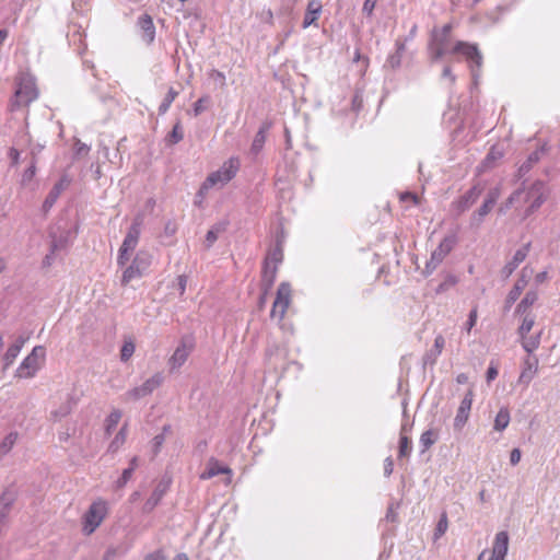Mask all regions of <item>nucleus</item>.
I'll use <instances>...</instances> for the list:
<instances>
[{
    "label": "nucleus",
    "instance_id": "60",
    "mask_svg": "<svg viewBox=\"0 0 560 560\" xmlns=\"http://www.w3.org/2000/svg\"><path fill=\"white\" fill-rule=\"evenodd\" d=\"M9 158L11 160V165L16 166L20 163V152L15 148H11L9 150Z\"/></svg>",
    "mask_w": 560,
    "mask_h": 560
},
{
    "label": "nucleus",
    "instance_id": "35",
    "mask_svg": "<svg viewBox=\"0 0 560 560\" xmlns=\"http://www.w3.org/2000/svg\"><path fill=\"white\" fill-rule=\"evenodd\" d=\"M127 436V427L124 425L118 433L115 435L114 440L110 442L108 446V452L116 453L125 443Z\"/></svg>",
    "mask_w": 560,
    "mask_h": 560
},
{
    "label": "nucleus",
    "instance_id": "13",
    "mask_svg": "<svg viewBox=\"0 0 560 560\" xmlns=\"http://www.w3.org/2000/svg\"><path fill=\"white\" fill-rule=\"evenodd\" d=\"M529 247L530 243L523 245L515 252L513 258L503 266L501 269V276L503 279H508L520 266V264L525 260L526 256L528 255Z\"/></svg>",
    "mask_w": 560,
    "mask_h": 560
},
{
    "label": "nucleus",
    "instance_id": "10",
    "mask_svg": "<svg viewBox=\"0 0 560 560\" xmlns=\"http://www.w3.org/2000/svg\"><path fill=\"white\" fill-rule=\"evenodd\" d=\"M499 197V188L491 189L488 192L487 198L485 199L481 207L472 214L471 223L475 225H479L482 222L483 218L491 211Z\"/></svg>",
    "mask_w": 560,
    "mask_h": 560
},
{
    "label": "nucleus",
    "instance_id": "42",
    "mask_svg": "<svg viewBox=\"0 0 560 560\" xmlns=\"http://www.w3.org/2000/svg\"><path fill=\"white\" fill-rule=\"evenodd\" d=\"M412 445L411 440L407 436V434H400L399 439V447H398V457H408L411 453Z\"/></svg>",
    "mask_w": 560,
    "mask_h": 560
},
{
    "label": "nucleus",
    "instance_id": "4",
    "mask_svg": "<svg viewBox=\"0 0 560 560\" xmlns=\"http://www.w3.org/2000/svg\"><path fill=\"white\" fill-rule=\"evenodd\" d=\"M457 243L455 234L446 235L440 243L436 249L431 254L430 260L425 265V275L432 273L436 267L444 260V258L452 252Z\"/></svg>",
    "mask_w": 560,
    "mask_h": 560
},
{
    "label": "nucleus",
    "instance_id": "14",
    "mask_svg": "<svg viewBox=\"0 0 560 560\" xmlns=\"http://www.w3.org/2000/svg\"><path fill=\"white\" fill-rule=\"evenodd\" d=\"M71 179L68 175H62L61 178L54 185L43 203L44 211H48L56 203L60 194L69 187Z\"/></svg>",
    "mask_w": 560,
    "mask_h": 560
},
{
    "label": "nucleus",
    "instance_id": "7",
    "mask_svg": "<svg viewBox=\"0 0 560 560\" xmlns=\"http://www.w3.org/2000/svg\"><path fill=\"white\" fill-rule=\"evenodd\" d=\"M291 301V287L287 282L280 283L277 290V296L272 304V308L270 312L271 318H278V320H281L285 312L290 305Z\"/></svg>",
    "mask_w": 560,
    "mask_h": 560
},
{
    "label": "nucleus",
    "instance_id": "32",
    "mask_svg": "<svg viewBox=\"0 0 560 560\" xmlns=\"http://www.w3.org/2000/svg\"><path fill=\"white\" fill-rule=\"evenodd\" d=\"M168 432H171V425L170 424H165L163 427V429H162V432L156 434L152 439V441H151V450H152L153 456H156L160 453V451H161V448H162V446H163V444L165 442L166 433H168Z\"/></svg>",
    "mask_w": 560,
    "mask_h": 560
},
{
    "label": "nucleus",
    "instance_id": "59",
    "mask_svg": "<svg viewBox=\"0 0 560 560\" xmlns=\"http://www.w3.org/2000/svg\"><path fill=\"white\" fill-rule=\"evenodd\" d=\"M130 252H125L122 247L119 248L117 262L119 266H125L129 260Z\"/></svg>",
    "mask_w": 560,
    "mask_h": 560
},
{
    "label": "nucleus",
    "instance_id": "19",
    "mask_svg": "<svg viewBox=\"0 0 560 560\" xmlns=\"http://www.w3.org/2000/svg\"><path fill=\"white\" fill-rule=\"evenodd\" d=\"M538 371V359L536 357H526L524 368L520 375L518 382L528 385Z\"/></svg>",
    "mask_w": 560,
    "mask_h": 560
},
{
    "label": "nucleus",
    "instance_id": "39",
    "mask_svg": "<svg viewBox=\"0 0 560 560\" xmlns=\"http://www.w3.org/2000/svg\"><path fill=\"white\" fill-rule=\"evenodd\" d=\"M18 440L16 432H10L0 444V457L7 455L13 447Z\"/></svg>",
    "mask_w": 560,
    "mask_h": 560
},
{
    "label": "nucleus",
    "instance_id": "16",
    "mask_svg": "<svg viewBox=\"0 0 560 560\" xmlns=\"http://www.w3.org/2000/svg\"><path fill=\"white\" fill-rule=\"evenodd\" d=\"M509 549V535L506 532H499L495 535L492 553L488 560H504Z\"/></svg>",
    "mask_w": 560,
    "mask_h": 560
},
{
    "label": "nucleus",
    "instance_id": "23",
    "mask_svg": "<svg viewBox=\"0 0 560 560\" xmlns=\"http://www.w3.org/2000/svg\"><path fill=\"white\" fill-rule=\"evenodd\" d=\"M277 276V266H269L268 262H264L262 267V277H261V288L265 290V293L272 288Z\"/></svg>",
    "mask_w": 560,
    "mask_h": 560
},
{
    "label": "nucleus",
    "instance_id": "36",
    "mask_svg": "<svg viewBox=\"0 0 560 560\" xmlns=\"http://www.w3.org/2000/svg\"><path fill=\"white\" fill-rule=\"evenodd\" d=\"M438 432L429 429L424 431L420 436V444L423 447V452L429 450L438 441Z\"/></svg>",
    "mask_w": 560,
    "mask_h": 560
},
{
    "label": "nucleus",
    "instance_id": "20",
    "mask_svg": "<svg viewBox=\"0 0 560 560\" xmlns=\"http://www.w3.org/2000/svg\"><path fill=\"white\" fill-rule=\"evenodd\" d=\"M483 191V187L479 184L472 186L462 198L458 200V209L465 211L470 208L480 197Z\"/></svg>",
    "mask_w": 560,
    "mask_h": 560
},
{
    "label": "nucleus",
    "instance_id": "26",
    "mask_svg": "<svg viewBox=\"0 0 560 560\" xmlns=\"http://www.w3.org/2000/svg\"><path fill=\"white\" fill-rule=\"evenodd\" d=\"M15 95L19 103L23 104H28L37 97V93L32 85H20Z\"/></svg>",
    "mask_w": 560,
    "mask_h": 560
},
{
    "label": "nucleus",
    "instance_id": "34",
    "mask_svg": "<svg viewBox=\"0 0 560 560\" xmlns=\"http://www.w3.org/2000/svg\"><path fill=\"white\" fill-rule=\"evenodd\" d=\"M538 300V293L536 291L526 292L523 300L518 303L516 307L517 313H526L527 308H529L536 301Z\"/></svg>",
    "mask_w": 560,
    "mask_h": 560
},
{
    "label": "nucleus",
    "instance_id": "28",
    "mask_svg": "<svg viewBox=\"0 0 560 560\" xmlns=\"http://www.w3.org/2000/svg\"><path fill=\"white\" fill-rule=\"evenodd\" d=\"M525 270L526 269H523V273L525 272ZM525 285H526V280H525V276L523 275L522 278L516 281V283L514 284V287L512 288V290L509 292V294L506 296L505 303H506L508 308L520 298Z\"/></svg>",
    "mask_w": 560,
    "mask_h": 560
},
{
    "label": "nucleus",
    "instance_id": "25",
    "mask_svg": "<svg viewBox=\"0 0 560 560\" xmlns=\"http://www.w3.org/2000/svg\"><path fill=\"white\" fill-rule=\"evenodd\" d=\"M153 256L148 250H139L133 258V264L139 267L140 271L144 276L152 264Z\"/></svg>",
    "mask_w": 560,
    "mask_h": 560
},
{
    "label": "nucleus",
    "instance_id": "31",
    "mask_svg": "<svg viewBox=\"0 0 560 560\" xmlns=\"http://www.w3.org/2000/svg\"><path fill=\"white\" fill-rule=\"evenodd\" d=\"M540 159V153L539 151H534L532 152L526 161L518 167V171H517V176L518 178H522L524 177L530 170L532 167L534 166V164H536Z\"/></svg>",
    "mask_w": 560,
    "mask_h": 560
},
{
    "label": "nucleus",
    "instance_id": "33",
    "mask_svg": "<svg viewBox=\"0 0 560 560\" xmlns=\"http://www.w3.org/2000/svg\"><path fill=\"white\" fill-rule=\"evenodd\" d=\"M143 275L133 261L128 266L121 277V284L127 285L131 280L141 278Z\"/></svg>",
    "mask_w": 560,
    "mask_h": 560
},
{
    "label": "nucleus",
    "instance_id": "40",
    "mask_svg": "<svg viewBox=\"0 0 560 560\" xmlns=\"http://www.w3.org/2000/svg\"><path fill=\"white\" fill-rule=\"evenodd\" d=\"M184 138L183 127L180 125V121H177L172 131L166 137V142L168 144H176L180 142Z\"/></svg>",
    "mask_w": 560,
    "mask_h": 560
},
{
    "label": "nucleus",
    "instance_id": "64",
    "mask_svg": "<svg viewBox=\"0 0 560 560\" xmlns=\"http://www.w3.org/2000/svg\"><path fill=\"white\" fill-rule=\"evenodd\" d=\"M145 560H165V557L161 550H156L147 555Z\"/></svg>",
    "mask_w": 560,
    "mask_h": 560
},
{
    "label": "nucleus",
    "instance_id": "29",
    "mask_svg": "<svg viewBox=\"0 0 560 560\" xmlns=\"http://www.w3.org/2000/svg\"><path fill=\"white\" fill-rule=\"evenodd\" d=\"M511 417L510 411L506 407H502L495 416L493 429L495 431H503L508 428Z\"/></svg>",
    "mask_w": 560,
    "mask_h": 560
},
{
    "label": "nucleus",
    "instance_id": "45",
    "mask_svg": "<svg viewBox=\"0 0 560 560\" xmlns=\"http://www.w3.org/2000/svg\"><path fill=\"white\" fill-rule=\"evenodd\" d=\"M177 95H178V92L175 91L173 88H170L166 96L164 97L163 102L159 106V114H161V115L165 114L168 110L171 104L174 102V100L176 98Z\"/></svg>",
    "mask_w": 560,
    "mask_h": 560
},
{
    "label": "nucleus",
    "instance_id": "44",
    "mask_svg": "<svg viewBox=\"0 0 560 560\" xmlns=\"http://www.w3.org/2000/svg\"><path fill=\"white\" fill-rule=\"evenodd\" d=\"M523 195V188L515 190L506 201L500 207L499 212L505 213L513 205L521 202V196Z\"/></svg>",
    "mask_w": 560,
    "mask_h": 560
},
{
    "label": "nucleus",
    "instance_id": "48",
    "mask_svg": "<svg viewBox=\"0 0 560 560\" xmlns=\"http://www.w3.org/2000/svg\"><path fill=\"white\" fill-rule=\"evenodd\" d=\"M136 346L133 341L126 340L120 349V360L127 362L133 354Z\"/></svg>",
    "mask_w": 560,
    "mask_h": 560
},
{
    "label": "nucleus",
    "instance_id": "51",
    "mask_svg": "<svg viewBox=\"0 0 560 560\" xmlns=\"http://www.w3.org/2000/svg\"><path fill=\"white\" fill-rule=\"evenodd\" d=\"M447 52L446 48L429 44V54L432 61L440 60Z\"/></svg>",
    "mask_w": 560,
    "mask_h": 560
},
{
    "label": "nucleus",
    "instance_id": "54",
    "mask_svg": "<svg viewBox=\"0 0 560 560\" xmlns=\"http://www.w3.org/2000/svg\"><path fill=\"white\" fill-rule=\"evenodd\" d=\"M401 59H402L401 55L394 52L390 56H388L385 66L389 67L392 69H396V68L400 67Z\"/></svg>",
    "mask_w": 560,
    "mask_h": 560
},
{
    "label": "nucleus",
    "instance_id": "8",
    "mask_svg": "<svg viewBox=\"0 0 560 560\" xmlns=\"http://www.w3.org/2000/svg\"><path fill=\"white\" fill-rule=\"evenodd\" d=\"M452 52L462 54L470 62L472 77H476L474 67L480 68L482 65V56L476 45H470L465 42H457L453 47Z\"/></svg>",
    "mask_w": 560,
    "mask_h": 560
},
{
    "label": "nucleus",
    "instance_id": "49",
    "mask_svg": "<svg viewBox=\"0 0 560 560\" xmlns=\"http://www.w3.org/2000/svg\"><path fill=\"white\" fill-rule=\"evenodd\" d=\"M224 230L222 225H215L210 229L206 234V246L210 248L214 242L218 240L219 234Z\"/></svg>",
    "mask_w": 560,
    "mask_h": 560
},
{
    "label": "nucleus",
    "instance_id": "5",
    "mask_svg": "<svg viewBox=\"0 0 560 560\" xmlns=\"http://www.w3.org/2000/svg\"><path fill=\"white\" fill-rule=\"evenodd\" d=\"M164 382V376L161 372L153 374L150 378L144 381L140 386H136L127 390L124 395L126 401L139 400L143 397L151 395Z\"/></svg>",
    "mask_w": 560,
    "mask_h": 560
},
{
    "label": "nucleus",
    "instance_id": "24",
    "mask_svg": "<svg viewBox=\"0 0 560 560\" xmlns=\"http://www.w3.org/2000/svg\"><path fill=\"white\" fill-rule=\"evenodd\" d=\"M444 346V337L442 335L436 336L433 348L430 351H428L424 355V363H430L431 365H433L436 362L438 357L442 353Z\"/></svg>",
    "mask_w": 560,
    "mask_h": 560
},
{
    "label": "nucleus",
    "instance_id": "21",
    "mask_svg": "<svg viewBox=\"0 0 560 560\" xmlns=\"http://www.w3.org/2000/svg\"><path fill=\"white\" fill-rule=\"evenodd\" d=\"M75 405V399L71 395H68L65 401H62L58 408L50 411L51 419H54L55 421H60L61 419L70 415Z\"/></svg>",
    "mask_w": 560,
    "mask_h": 560
},
{
    "label": "nucleus",
    "instance_id": "62",
    "mask_svg": "<svg viewBox=\"0 0 560 560\" xmlns=\"http://www.w3.org/2000/svg\"><path fill=\"white\" fill-rule=\"evenodd\" d=\"M210 78L214 81H219L222 86L225 85V75L221 71L212 70L210 73Z\"/></svg>",
    "mask_w": 560,
    "mask_h": 560
},
{
    "label": "nucleus",
    "instance_id": "41",
    "mask_svg": "<svg viewBox=\"0 0 560 560\" xmlns=\"http://www.w3.org/2000/svg\"><path fill=\"white\" fill-rule=\"evenodd\" d=\"M540 343V334L522 338V346L527 353L534 352Z\"/></svg>",
    "mask_w": 560,
    "mask_h": 560
},
{
    "label": "nucleus",
    "instance_id": "17",
    "mask_svg": "<svg viewBox=\"0 0 560 560\" xmlns=\"http://www.w3.org/2000/svg\"><path fill=\"white\" fill-rule=\"evenodd\" d=\"M137 26L141 32V38L144 43L151 44L155 37V26L153 24L152 18L144 13L138 18Z\"/></svg>",
    "mask_w": 560,
    "mask_h": 560
},
{
    "label": "nucleus",
    "instance_id": "15",
    "mask_svg": "<svg viewBox=\"0 0 560 560\" xmlns=\"http://www.w3.org/2000/svg\"><path fill=\"white\" fill-rule=\"evenodd\" d=\"M170 488V480L162 479L143 504V511L150 513L160 503Z\"/></svg>",
    "mask_w": 560,
    "mask_h": 560
},
{
    "label": "nucleus",
    "instance_id": "27",
    "mask_svg": "<svg viewBox=\"0 0 560 560\" xmlns=\"http://www.w3.org/2000/svg\"><path fill=\"white\" fill-rule=\"evenodd\" d=\"M25 343V338L24 337H19L14 343H12L5 354H4V361H5V366L10 365L13 363V361L15 360V358L19 355L22 347L24 346Z\"/></svg>",
    "mask_w": 560,
    "mask_h": 560
},
{
    "label": "nucleus",
    "instance_id": "58",
    "mask_svg": "<svg viewBox=\"0 0 560 560\" xmlns=\"http://www.w3.org/2000/svg\"><path fill=\"white\" fill-rule=\"evenodd\" d=\"M477 322V307H474L468 316V320L466 323V330L469 332L471 328L476 325Z\"/></svg>",
    "mask_w": 560,
    "mask_h": 560
},
{
    "label": "nucleus",
    "instance_id": "50",
    "mask_svg": "<svg viewBox=\"0 0 560 560\" xmlns=\"http://www.w3.org/2000/svg\"><path fill=\"white\" fill-rule=\"evenodd\" d=\"M36 164H37V160L33 159V161H31V165L28 166V168H26L24 171V173L22 175V179H21V184L23 186L28 185V183L33 180V178L36 174Z\"/></svg>",
    "mask_w": 560,
    "mask_h": 560
},
{
    "label": "nucleus",
    "instance_id": "3",
    "mask_svg": "<svg viewBox=\"0 0 560 560\" xmlns=\"http://www.w3.org/2000/svg\"><path fill=\"white\" fill-rule=\"evenodd\" d=\"M107 514V504L103 500L94 501L84 514L83 532L91 535L103 522Z\"/></svg>",
    "mask_w": 560,
    "mask_h": 560
},
{
    "label": "nucleus",
    "instance_id": "38",
    "mask_svg": "<svg viewBox=\"0 0 560 560\" xmlns=\"http://www.w3.org/2000/svg\"><path fill=\"white\" fill-rule=\"evenodd\" d=\"M121 419V411L118 409L113 410L108 417L105 420V430L107 434H110L115 428L117 427L118 422Z\"/></svg>",
    "mask_w": 560,
    "mask_h": 560
},
{
    "label": "nucleus",
    "instance_id": "47",
    "mask_svg": "<svg viewBox=\"0 0 560 560\" xmlns=\"http://www.w3.org/2000/svg\"><path fill=\"white\" fill-rule=\"evenodd\" d=\"M535 324V318L530 314H526L523 318V322L518 328V334L521 338H524L527 336V334L532 330L533 326Z\"/></svg>",
    "mask_w": 560,
    "mask_h": 560
},
{
    "label": "nucleus",
    "instance_id": "46",
    "mask_svg": "<svg viewBox=\"0 0 560 560\" xmlns=\"http://www.w3.org/2000/svg\"><path fill=\"white\" fill-rule=\"evenodd\" d=\"M430 43L447 49L450 44V36L441 34L438 32V28H434L431 34Z\"/></svg>",
    "mask_w": 560,
    "mask_h": 560
},
{
    "label": "nucleus",
    "instance_id": "57",
    "mask_svg": "<svg viewBox=\"0 0 560 560\" xmlns=\"http://www.w3.org/2000/svg\"><path fill=\"white\" fill-rule=\"evenodd\" d=\"M74 151L77 156L85 155L90 151V148L80 140H77L74 144Z\"/></svg>",
    "mask_w": 560,
    "mask_h": 560
},
{
    "label": "nucleus",
    "instance_id": "43",
    "mask_svg": "<svg viewBox=\"0 0 560 560\" xmlns=\"http://www.w3.org/2000/svg\"><path fill=\"white\" fill-rule=\"evenodd\" d=\"M51 243H50V249L51 253H56L58 250L65 249L68 246V234L67 235H60L56 236L52 232L50 233Z\"/></svg>",
    "mask_w": 560,
    "mask_h": 560
},
{
    "label": "nucleus",
    "instance_id": "56",
    "mask_svg": "<svg viewBox=\"0 0 560 560\" xmlns=\"http://www.w3.org/2000/svg\"><path fill=\"white\" fill-rule=\"evenodd\" d=\"M377 0H365L362 7V12L366 16H372L376 7Z\"/></svg>",
    "mask_w": 560,
    "mask_h": 560
},
{
    "label": "nucleus",
    "instance_id": "55",
    "mask_svg": "<svg viewBox=\"0 0 560 560\" xmlns=\"http://www.w3.org/2000/svg\"><path fill=\"white\" fill-rule=\"evenodd\" d=\"M133 472V467H129L124 469L121 477L117 480V487L122 488L131 479Z\"/></svg>",
    "mask_w": 560,
    "mask_h": 560
},
{
    "label": "nucleus",
    "instance_id": "2",
    "mask_svg": "<svg viewBox=\"0 0 560 560\" xmlns=\"http://www.w3.org/2000/svg\"><path fill=\"white\" fill-rule=\"evenodd\" d=\"M45 358V349L42 346L33 348L32 352L22 361L16 370V375L21 378L33 377L40 369Z\"/></svg>",
    "mask_w": 560,
    "mask_h": 560
},
{
    "label": "nucleus",
    "instance_id": "61",
    "mask_svg": "<svg viewBox=\"0 0 560 560\" xmlns=\"http://www.w3.org/2000/svg\"><path fill=\"white\" fill-rule=\"evenodd\" d=\"M186 285H187V277L184 275L178 276L177 277V290L180 295H183L185 293Z\"/></svg>",
    "mask_w": 560,
    "mask_h": 560
},
{
    "label": "nucleus",
    "instance_id": "18",
    "mask_svg": "<svg viewBox=\"0 0 560 560\" xmlns=\"http://www.w3.org/2000/svg\"><path fill=\"white\" fill-rule=\"evenodd\" d=\"M220 474L232 475V469L221 465L217 458L210 457L207 462L206 469L200 474V479L208 480Z\"/></svg>",
    "mask_w": 560,
    "mask_h": 560
},
{
    "label": "nucleus",
    "instance_id": "22",
    "mask_svg": "<svg viewBox=\"0 0 560 560\" xmlns=\"http://www.w3.org/2000/svg\"><path fill=\"white\" fill-rule=\"evenodd\" d=\"M322 11V3L319 0H311L307 4V10L303 20V27H308L317 19Z\"/></svg>",
    "mask_w": 560,
    "mask_h": 560
},
{
    "label": "nucleus",
    "instance_id": "12",
    "mask_svg": "<svg viewBox=\"0 0 560 560\" xmlns=\"http://www.w3.org/2000/svg\"><path fill=\"white\" fill-rule=\"evenodd\" d=\"M141 225H142V220L140 218H136L132 221V223L125 236V240L120 246L124 248L125 252L132 253L133 249L137 247L139 237L141 234Z\"/></svg>",
    "mask_w": 560,
    "mask_h": 560
},
{
    "label": "nucleus",
    "instance_id": "63",
    "mask_svg": "<svg viewBox=\"0 0 560 560\" xmlns=\"http://www.w3.org/2000/svg\"><path fill=\"white\" fill-rule=\"evenodd\" d=\"M393 469H394V462H393L392 457H387L384 462V475L386 477H389L393 472Z\"/></svg>",
    "mask_w": 560,
    "mask_h": 560
},
{
    "label": "nucleus",
    "instance_id": "11",
    "mask_svg": "<svg viewBox=\"0 0 560 560\" xmlns=\"http://www.w3.org/2000/svg\"><path fill=\"white\" fill-rule=\"evenodd\" d=\"M472 399H474V393L470 389L466 393V395L462 399L460 405L457 410V413H456V417L454 419V428L456 430H462L463 427L466 424V422L469 418Z\"/></svg>",
    "mask_w": 560,
    "mask_h": 560
},
{
    "label": "nucleus",
    "instance_id": "37",
    "mask_svg": "<svg viewBox=\"0 0 560 560\" xmlns=\"http://www.w3.org/2000/svg\"><path fill=\"white\" fill-rule=\"evenodd\" d=\"M265 142H266V130H265V128H260L254 137L253 143L250 147V152L255 155L258 154L261 151V149L264 148Z\"/></svg>",
    "mask_w": 560,
    "mask_h": 560
},
{
    "label": "nucleus",
    "instance_id": "9",
    "mask_svg": "<svg viewBox=\"0 0 560 560\" xmlns=\"http://www.w3.org/2000/svg\"><path fill=\"white\" fill-rule=\"evenodd\" d=\"M192 348V339L190 337H184L168 360L171 371L179 369L186 362Z\"/></svg>",
    "mask_w": 560,
    "mask_h": 560
},
{
    "label": "nucleus",
    "instance_id": "1",
    "mask_svg": "<svg viewBox=\"0 0 560 560\" xmlns=\"http://www.w3.org/2000/svg\"><path fill=\"white\" fill-rule=\"evenodd\" d=\"M241 166V162L238 158L232 156L228 161H225L222 166L211 174L208 175V177L205 179V182L201 184L198 195L201 196L203 194H207L209 189L212 187L220 185L224 186L228 184L232 178L235 177Z\"/></svg>",
    "mask_w": 560,
    "mask_h": 560
},
{
    "label": "nucleus",
    "instance_id": "30",
    "mask_svg": "<svg viewBox=\"0 0 560 560\" xmlns=\"http://www.w3.org/2000/svg\"><path fill=\"white\" fill-rule=\"evenodd\" d=\"M283 259V250L281 242L278 241L276 246L271 248L265 259V262H268L269 266H278Z\"/></svg>",
    "mask_w": 560,
    "mask_h": 560
},
{
    "label": "nucleus",
    "instance_id": "53",
    "mask_svg": "<svg viewBox=\"0 0 560 560\" xmlns=\"http://www.w3.org/2000/svg\"><path fill=\"white\" fill-rule=\"evenodd\" d=\"M209 103H210V97L208 95L200 97L194 104V115L199 116L207 108Z\"/></svg>",
    "mask_w": 560,
    "mask_h": 560
},
{
    "label": "nucleus",
    "instance_id": "6",
    "mask_svg": "<svg viewBox=\"0 0 560 560\" xmlns=\"http://www.w3.org/2000/svg\"><path fill=\"white\" fill-rule=\"evenodd\" d=\"M521 202H529V207L525 211L528 217L534 213L545 202V185L541 180L534 182L527 191L523 190Z\"/></svg>",
    "mask_w": 560,
    "mask_h": 560
},
{
    "label": "nucleus",
    "instance_id": "52",
    "mask_svg": "<svg viewBox=\"0 0 560 560\" xmlns=\"http://www.w3.org/2000/svg\"><path fill=\"white\" fill-rule=\"evenodd\" d=\"M447 517H446V514H442L441 518L439 520L438 522V525L435 527V532H434V538L438 539L440 538L442 535L445 534L446 529H447Z\"/></svg>",
    "mask_w": 560,
    "mask_h": 560
}]
</instances>
